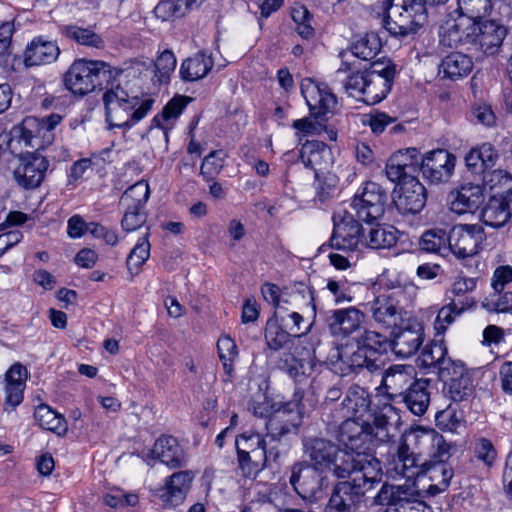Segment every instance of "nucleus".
<instances>
[{
	"instance_id": "f257e3e1",
	"label": "nucleus",
	"mask_w": 512,
	"mask_h": 512,
	"mask_svg": "<svg viewBox=\"0 0 512 512\" xmlns=\"http://www.w3.org/2000/svg\"><path fill=\"white\" fill-rule=\"evenodd\" d=\"M59 114L38 119L28 117L23 121L22 139L25 144L35 148V152H27L18 157V165L14 170V179L25 189H34L43 182L49 167V161L39 153L40 149L51 145L54 141L53 130L61 122Z\"/></svg>"
},
{
	"instance_id": "f03ea898",
	"label": "nucleus",
	"mask_w": 512,
	"mask_h": 512,
	"mask_svg": "<svg viewBox=\"0 0 512 512\" xmlns=\"http://www.w3.org/2000/svg\"><path fill=\"white\" fill-rule=\"evenodd\" d=\"M381 462L374 456L353 467L332 490L325 512H356L366 493L382 480Z\"/></svg>"
},
{
	"instance_id": "7ed1b4c3",
	"label": "nucleus",
	"mask_w": 512,
	"mask_h": 512,
	"mask_svg": "<svg viewBox=\"0 0 512 512\" xmlns=\"http://www.w3.org/2000/svg\"><path fill=\"white\" fill-rule=\"evenodd\" d=\"M448 0H383L376 6L382 15L384 28L390 35L404 39L415 34L427 21V6L446 3Z\"/></svg>"
},
{
	"instance_id": "20e7f679",
	"label": "nucleus",
	"mask_w": 512,
	"mask_h": 512,
	"mask_svg": "<svg viewBox=\"0 0 512 512\" xmlns=\"http://www.w3.org/2000/svg\"><path fill=\"white\" fill-rule=\"evenodd\" d=\"M304 452L311 466L319 470L329 469L337 478H346L353 467L374 457L370 453H348L324 438H308L304 441Z\"/></svg>"
},
{
	"instance_id": "39448f33",
	"label": "nucleus",
	"mask_w": 512,
	"mask_h": 512,
	"mask_svg": "<svg viewBox=\"0 0 512 512\" xmlns=\"http://www.w3.org/2000/svg\"><path fill=\"white\" fill-rule=\"evenodd\" d=\"M122 73L121 69L101 60L76 59L63 77L65 87L73 94L84 96L97 87L107 86Z\"/></svg>"
},
{
	"instance_id": "423d86ee",
	"label": "nucleus",
	"mask_w": 512,
	"mask_h": 512,
	"mask_svg": "<svg viewBox=\"0 0 512 512\" xmlns=\"http://www.w3.org/2000/svg\"><path fill=\"white\" fill-rule=\"evenodd\" d=\"M419 444L422 454L428 455V465L421 476H427L431 481L427 492L434 496L448 488L453 476L452 468L447 463L451 457V445L440 433L434 438L424 437Z\"/></svg>"
},
{
	"instance_id": "0eeeda50",
	"label": "nucleus",
	"mask_w": 512,
	"mask_h": 512,
	"mask_svg": "<svg viewBox=\"0 0 512 512\" xmlns=\"http://www.w3.org/2000/svg\"><path fill=\"white\" fill-rule=\"evenodd\" d=\"M374 504L386 506L385 512H433L423 500L415 482L385 483L374 497Z\"/></svg>"
},
{
	"instance_id": "6e6552de",
	"label": "nucleus",
	"mask_w": 512,
	"mask_h": 512,
	"mask_svg": "<svg viewBox=\"0 0 512 512\" xmlns=\"http://www.w3.org/2000/svg\"><path fill=\"white\" fill-rule=\"evenodd\" d=\"M439 433L433 429L420 430L413 434V446L406 441L399 444L396 456L393 460V469L399 476L405 477V482H413L412 479L419 477L427 463L428 455L422 454L420 440L424 437L434 438Z\"/></svg>"
},
{
	"instance_id": "1a4fd4ad",
	"label": "nucleus",
	"mask_w": 512,
	"mask_h": 512,
	"mask_svg": "<svg viewBox=\"0 0 512 512\" xmlns=\"http://www.w3.org/2000/svg\"><path fill=\"white\" fill-rule=\"evenodd\" d=\"M238 465L246 477L255 476L266 467V440L258 432L246 431L235 439Z\"/></svg>"
},
{
	"instance_id": "9d476101",
	"label": "nucleus",
	"mask_w": 512,
	"mask_h": 512,
	"mask_svg": "<svg viewBox=\"0 0 512 512\" xmlns=\"http://www.w3.org/2000/svg\"><path fill=\"white\" fill-rule=\"evenodd\" d=\"M304 392L298 388L293 400L276 410L266 422L267 437L279 440L282 436L295 432L301 425L305 413Z\"/></svg>"
},
{
	"instance_id": "9b49d317",
	"label": "nucleus",
	"mask_w": 512,
	"mask_h": 512,
	"mask_svg": "<svg viewBox=\"0 0 512 512\" xmlns=\"http://www.w3.org/2000/svg\"><path fill=\"white\" fill-rule=\"evenodd\" d=\"M304 392L298 388L293 400L276 410L266 422L267 437L279 440L282 436L295 432L301 425L305 413Z\"/></svg>"
},
{
	"instance_id": "f8f14e48",
	"label": "nucleus",
	"mask_w": 512,
	"mask_h": 512,
	"mask_svg": "<svg viewBox=\"0 0 512 512\" xmlns=\"http://www.w3.org/2000/svg\"><path fill=\"white\" fill-rule=\"evenodd\" d=\"M477 20L461 12L449 14L440 25V43L447 47L471 46L474 48Z\"/></svg>"
},
{
	"instance_id": "ddd939ff",
	"label": "nucleus",
	"mask_w": 512,
	"mask_h": 512,
	"mask_svg": "<svg viewBox=\"0 0 512 512\" xmlns=\"http://www.w3.org/2000/svg\"><path fill=\"white\" fill-rule=\"evenodd\" d=\"M387 199L386 191L378 183L367 182L354 196L352 207L359 220L373 223L384 214Z\"/></svg>"
},
{
	"instance_id": "4468645a",
	"label": "nucleus",
	"mask_w": 512,
	"mask_h": 512,
	"mask_svg": "<svg viewBox=\"0 0 512 512\" xmlns=\"http://www.w3.org/2000/svg\"><path fill=\"white\" fill-rule=\"evenodd\" d=\"M334 367L340 371L341 375L346 376L363 368L369 371L377 370L380 363H377V359L371 358L352 337L337 347Z\"/></svg>"
},
{
	"instance_id": "2eb2a0df",
	"label": "nucleus",
	"mask_w": 512,
	"mask_h": 512,
	"mask_svg": "<svg viewBox=\"0 0 512 512\" xmlns=\"http://www.w3.org/2000/svg\"><path fill=\"white\" fill-rule=\"evenodd\" d=\"M485 240V232L479 224H459L449 231V250L457 258L476 255Z\"/></svg>"
},
{
	"instance_id": "dca6fc26",
	"label": "nucleus",
	"mask_w": 512,
	"mask_h": 512,
	"mask_svg": "<svg viewBox=\"0 0 512 512\" xmlns=\"http://www.w3.org/2000/svg\"><path fill=\"white\" fill-rule=\"evenodd\" d=\"M334 229L330 238L331 247L353 252L359 248L362 241V227L359 219L356 220L351 213L334 215Z\"/></svg>"
},
{
	"instance_id": "f3484780",
	"label": "nucleus",
	"mask_w": 512,
	"mask_h": 512,
	"mask_svg": "<svg viewBox=\"0 0 512 512\" xmlns=\"http://www.w3.org/2000/svg\"><path fill=\"white\" fill-rule=\"evenodd\" d=\"M395 73V67L391 64L373 63L368 71L361 101L368 105L382 101L391 89Z\"/></svg>"
},
{
	"instance_id": "a211bd4d",
	"label": "nucleus",
	"mask_w": 512,
	"mask_h": 512,
	"mask_svg": "<svg viewBox=\"0 0 512 512\" xmlns=\"http://www.w3.org/2000/svg\"><path fill=\"white\" fill-rule=\"evenodd\" d=\"M289 481L301 498L312 501L322 492L324 477L316 467L298 462L292 467Z\"/></svg>"
},
{
	"instance_id": "6ab92c4d",
	"label": "nucleus",
	"mask_w": 512,
	"mask_h": 512,
	"mask_svg": "<svg viewBox=\"0 0 512 512\" xmlns=\"http://www.w3.org/2000/svg\"><path fill=\"white\" fill-rule=\"evenodd\" d=\"M153 103V99L146 98L110 107L105 109L106 121L110 128H129L147 115Z\"/></svg>"
},
{
	"instance_id": "aec40b11",
	"label": "nucleus",
	"mask_w": 512,
	"mask_h": 512,
	"mask_svg": "<svg viewBox=\"0 0 512 512\" xmlns=\"http://www.w3.org/2000/svg\"><path fill=\"white\" fill-rule=\"evenodd\" d=\"M422 159L416 148L400 150L389 158L385 168L386 176L392 182L417 178Z\"/></svg>"
},
{
	"instance_id": "412c9836",
	"label": "nucleus",
	"mask_w": 512,
	"mask_h": 512,
	"mask_svg": "<svg viewBox=\"0 0 512 512\" xmlns=\"http://www.w3.org/2000/svg\"><path fill=\"white\" fill-rule=\"evenodd\" d=\"M301 93L305 98L310 113L315 118L324 116L331 112L336 104V96L331 89L324 83H318L310 78H306L301 83Z\"/></svg>"
},
{
	"instance_id": "4be33fe9",
	"label": "nucleus",
	"mask_w": 512,
	"mask_h": 512,
	"mask_svg": "<svg viewBox=\"0 0 512 512\" xmlns=\"http://www.w3.org/2000/svg\"><path fill=\"white\" fill-rule=\"evenodd\" d=\"M401 290L392 291L376 297L369 305L374 320L386 328H397L403 322L406 312L400 305L398 297Z\"/></svg>"
},
{
	"instance_id": "5701e85b",
	"label": "nucleus",
	"mask_w": 512,
	"mask_h": 512,
	"mask_svg": "<svg viewBox=\"0 0 512 512\" xmlns=\"http://www.w3.org/2000/svg\"><path fill=\"white\" fill-rule=\"evenodd\" d=\"M507 27L497 20H477L474 49L485 55L497 54L507 36Z\"/></svg>"
},
{
	"instance_id": "b1692460",
	"label": "nucleus",
	"mask_w": 512,
	"mask_h": 512,
	"mask_svg": "<svg viewBox=\"0 0 512 512\" xmlns=\"http://www.w3.org/2000/svg\"><path fill=\"white\" fill-rule=\"evenodd\" d=\"M399 185V194L394 200L397 210L401 214H417L426 204V190L417 178L396 181Z\"/></svg>"
},
{
	"instance_id": "393cba45",
	"label": "nucleus",
	"mask_w": 512,
	"mask_h": 512,
	"mask_svg": "<svg viewBox=\"0 0 512 512\" xmlns=\"http://www.w3.org/2000/svg\"><path fill=\"white\" fill-rule=\"evenodd\" d=\"M455 167V156L447 150L438 149L421 160V172L432 183L446 182Z\"/></svg>"
},
{
	"instance_id": "a878e982",
	"label": "nucleus",
	"mask_w": 512,
	"mask_h": 512,
	"mask_svg": "<svg viewBox=\"0 0 512 512\" xmlns=\"http://www.w3.org/2000/svg\"><path fill=\"white\" fill-rule=\"evenodd\" d=\"M393 338L390 341V348L401 358H408L414 355L423 343V328L419 323L408 324L401 328L400 325L395 328Z\"/></svg>"
},
{
	"instance_id": "bb28decb",
	"label": "nucleus",
	"mask_w": 512,
	"mask_h": 512,
	"mask_svg": "<svg viewBox=\"0 0 512 512\" xmlns=\"http://www.w3.org/2000/svg\"><path fill=\"white\" fill-rule=\"evenodd\" d=\"M364 314L355 307L331 311L326 323L333 335L351 336L361 333Z\"/></svg>"
},
{
	"instance_id": "cd10ccee",
	"label": "nucleus",
	"mask_w": 512,
	"mask_h": 512,
	"mask_svg": "<svg viewBox=\"0 0 512 512\" xmlns=\"http://www.w3.org/2000/svg\"><path fill=\"white\" fill-rule=\"evenodd\" d=\"M440 380L445 383L447 394L455 402L467 399L473 394L472 379L461 361L449 371L444 370Z\"/></svg>"
},
{
	"instance_id": "c85d7f7f",
	"label": "nucleus",
	"mask_w": 512,
	"mask_h": 512,
	"mask_svg": "<svg viewBox=\"0 0 512 512\" xmlns=\"http://www.w3.org/2000/svg\"><path fill=\"white\" fill-rule=\"evenodd\" d=\"M367 422L364 419L346 418L339 427L338 440L349 453H363L360 451L369 441Z\"/></svg>"
},
{
	"instance_id": "c756f323",
	"label": "nucleus",
	"mask_w": 512,
	"mask_h": 512,
	"mask_svg": "<svg viewBox=\"0 0 512 512\" xmlns=\"http://www.w3.org/2000/svg\"><path fill=\"white\" fill-rule=\"evenodd\" d=\"M416 380L413 366L393 365L386 370L383 385L391 399H400Z\"/></svg>"
},
{
	"instance_id": "7c9ffc66",
	"label": "nucleus",
	"mask_w": 512,
	"mask_h": 512,
	"mask_svg": "<svg viewBox=\"0 0 512 512\" xmlns=\"http://www.w3.org/2000/svg\"><path fill=\"white\" fill-rule=\"evenodd\" d=\"M300 158L306 167L314 170L317 180L333 163L331 149L320 141H307L303 144Z\"/></svg>"
},
{
	"instance_id": "2f4dec72",
	"label": "nucleus",
	"mask_w": 512,
	"mask_h": 512,
	"mask_svg": "<svg viewBox=\"0 0 512 512\" xmlns=\"http://www.w3.org/2000/svg\"><path fill=\"white\" fill-rule=\"evenodd\" d=\"M512 214V190L505 194L493 196L482 209L481 218L485 225L500 228L510 219Z\"/></svg>"
},
{
	"instance_id": "473e14b6",
	"label": "nucleus",
	"mask_w": 512,
	"mask_h": 512,
	"mask_svg": "<svg viewBox=\"0 0 512 512\" xmlns=\"http://www.w3.org/2000/svg\"><path fill=\"white\" fill-rule=\"evenodd\" d=\"M194 473L189 470L173 473L166 479L165 487L160 494L166 505L177 506L181 504L191 488Z\"/></svg>"
},
{
	"instance_id": "72a5a7b5",
	"label": "nucleus",
	"mask_w": 512,
	"mask_h": 512,
	"mask_svg": "<svg viewBox=\"0 0 512 512\" xmlns=\"http://www.w3.org/2000/svg\"><path fill=\"white\" fill-rule=\"evenodd\" d=\"M160 460L170 468H179L185 464L183 448L173 436H161L150 450L147 457Z\"/></svg>"
},
{
	"instance_id": "f704fd0d",
	"label": "nucleus",
	"mask_w": 512,
	"mask_h": 512,
	"mask_svg": "<svg viewBox=\"0 0 512 512\" xmlns=\"http://www.w3.org/2000/svg\"><path fill=\"white\" fill-rule=\"evenodd\" d=\"M450 209L457 214L474 213L484 202L483 189L478 184H466L452 192Z\"/></svg>"
},
{
	"instance_id": "c9c22d12",
	"label": "nucleus",
	"mask_w": 512,
	"mask_h": 512,
	"mask_svg": "<svg viewBox=\"0 0 512 512\" xmlns=\"http://www.w3.org/2000/svg\"><path fill=\"white\" fill-rule=\"evenodd\" d=\"M418 362L421 367L432 369L441 378L444 370L449 371L460 361L447 357V348L443 342H433L423 348Z\"/></svg>"
},
{
	"instance_id": "e433bc0d",
	"label": "nucleus",
	"mask_w": 512,
	"mask_h": 512,
	"mask_svg": "<svg viewBox=\"0 0 512 512\" xmlns=\"http://www.w3.org/2000/svg\"><path fill=\"white\" fill-rule=\"evenodd\" d=\"M371 407V395L363 387L351 385L342 401L343 416L346 418L363 419Z\"/></svg>"
},
{
	"instance_id": "4c0bfd02",
	"label": "nucleus",
	"mask_w": 512,
	"mask_h": 512,
	"mask_svg": "<svg viewBox=\"0 0 512 512\" xmlns=\"http://www.w3.org/2000/svg\"><path fill=\"white\" fill-rule=\"evenodd\" d=\"M286 321V316L280 315V310L274 311L273 316L268 319L265 327V343L272 351H279L290 347L293 343V334L284 330L282 324Z\"/></svg>"
},
{
	"instance_id": "58836bf2",
	"label": "nucleus",
	"mask_w": 512,
	"mask_h": 512,
	"mask_svg": "<svg viewBox=\"0 0 512 512\" xmlns=\"http://www.w3.org/2000/svg\"><path fill=\"white\" fill-rule=\"evenodd\" d=\"M59 53L60 49L55 42L39 37L27 46L24 61L26 66L49 64L57 59Z\"/></svg>"
},
{
	"instance_id": "ea45409f",
	"label": "nucleus",
	"mask_w": 512,
	"mask_h": 512,
	"mask_svg": "<svg viewBox=\"0 0 512 512\" xmlns=\"http://www.w3.org/2000/svg\"><path fill=\"white\" fill-rule=\"evenodd\" d=\"M213 66L214 60L212 55L200 51L182 62L179 73L184 81H198L206 77Z\"/></svg>"
},
{
	"instance_id": "a19ab883",
	"label": "nucleus",
	"mask_w": 512,
	"mask_h": 512,
	"mask_svg": "<svg viewBox=\"0 0 512 512\" xmlns=\"http://www.w3.org/2000/svg\"><path fill=\"white\" fill-rule=\"evenodd\" d=\"M393 414L392 406L384 407L379 413H376L372 424L367 422V431L369 441L374 444H380L390 441L395 435L396 427L391 421Z\"/></svg>"
},
{
	"instance_id": "79ce46f5",
	"label": "nucleus",
	"mask_w": 512,
	"mask_h": 512,
	"mask_svg": "<svg viewBox=\"0 0 512 512\" xmlns=\"http://www.w3.org/2000/svg\"><path fill=\"white\" fill-rule=\"evenodd\" d=\"M428 386L427 379H418L400 398L414 415L422 416L428 409L430 403Z\"/></svg>"
},
{
	"instance_id": "37998d69",
	"label": "nucleus",
	"mask_w": 512,
	"mask_h": 512,
	"mask_svg": "<svg viewBox=\"0 0 512 512\" xmlns=\"http://www.w3.org/2000/svg\"><path fill=\"white\" fill-rule=\"evenodd\" d=\"M189 100L190 98L186 96H175L164 106L162 113L154 117L153 127L163 131L166 141L168 140V132L174 127L176 120Z\"/></svg>"
},
{
	"instance_id": "c03bdc74",
	"label": "nucleus",
	"mask_w": 512,
	"mask_h": 512,
	"mask_svg": "<svg viewBox=\"0 0 512 512\" xmlns=\"http://www.w3.org/2000/svg\"><path fill=\"white\" fill-rule=\"evenodd\" d=\"M350 70V65L343 63L335 72L336 80L342 84L343 89L349 96L361 100L369 70L355 72H350Z\"/></svg>"
},
{
	"instance_id": "a18cd8bd",
	"label": "nucleus",
	"mask_w": 512,
	"mask_h": 512,
	"mask_svg": "<svg viewBox=\"0 0 512 512\" xmlns=\"http://www.w3.org/2000/svg\"><path fill=\"white\" fill-rule=\"evenodd\" d=\"M319 361L316 359L314 351L309 353L307 358L297 359L293 356L287 357L281 366V369L297 383L307 380L315 371Z\"/></svg>"
},
{
	"instance_id": "49530a36",
	"label": "nucleus",
	"mask_w": 512,
	"mask_h": 512,
	"mask_svg": "<svg viewBox=\"0 0 512 512\" xmlns=\"http://www.w3.org/2000/svg\"><path fill=\"white\" fill-rule=\"evenodd\" d=\"M473 68L471 58L461 52L448 54L440 64V73L445 78L456 80L467 76Z\"/></svg>"
},
{
	"instance_id": "de8ad7c7",
	"label": "nucleus",
	"mask_w": 512,
	"mask_h": 512,
	"mask_svg": "<svg viewBox=\"0 0 512 512\" xmlns=\"http://www.w3.org/2000/svg\"><path fill=\"white\" fill-rule=\"evenodd\" d=\"M34 417L41 428L49 430L58 436L65 435L68 430L64 416L46 404H40L35 408Z\"/></svg>"
},
{
	"instance_id": "09e8293b",
	"label": "nucleus",
	"mask_w": 512,
	"mask_h": 512,
	"mask_svg": "<svg viewBox=\"0 0 512 512\" xmlns=\"http://www.w3.org/2000/svg\"><path fill=\"white\" fill-rule=\"evenodd\" d=\"M475 304V301L470 297H464L456 302L454 299L445 306H443L436 317L435 329L438 332L444 333L449 325H451L455 318L463 311L469 309Z\"/></svg>"
},
{
	"instance_id": "8fccbe9b",
	"label": "nucleus",
	"mask_w": 512,
	"mask_h": 512,
	"mask_svg": "<svg viewBox=\"0 0 512 512\" xmlns=\"http://www.w3.org/2000/svg\"><path fill=\"white\" fill-rule=\"evenodd\" d=\"M354 338L371 358L377 359V363H379V357L386 353L391 346L390 340L386 336L375 331L364 330Z\"/></svg>"
},
{
	"instance_id": "3c124183",
	"label": "nucleus",
	"mask_w": 512,
	"mask_h": 512,
	"mask_svg": "<svg viewBox=\"0 0 512 512\" xmlns=\"http://www.w3.org/2000/svg\"><path fill=\"white\" fill-rule=\"evenodd\" d=\"M397 240L398 238L394 227L376 225L369 229L362 245L371 249H386L394 246Z\"/></svg>"
},
{
	"instance_id": "603ef678",
	"label": "nucleus",
	"mask_w": 512,
	"mask_h": 512,
	"mask_svg": "<svg viewBox=\"0 0 512 512\" xmlns=\"http://www.w3.org/2000/svg\"><path fill=\"white\" fill-rule=\"evenodd\" d=\"M63 35L79 45L102 49L105 45L103 38L91 28H83L77 25H68L62 29Z\"/></svg>"
},
{
	"instance_id": "864d4df0",
	"label": "nucleus",
	"mask_w": 512,
	"mask_h": 512,
	"mask_svg": "<svg viewBox=\"0 0 512 512\" xmlns=\"http://www.w3.org/2000/svg\"><path fill=\"white\" fill-rule=\"evenodd\" d=\"M150 234V227H145V232L128 254L126 265L130 273L137 274L141 266L148 260L151 249Z\"/></svg>"
},
{
	"instance_id": "5fc2aeb1",
	"label": "nucleus",
	"mask_w": 512,
	"mask_h": 512,
	"mask_svg": "<svg viewBox=\"0 0 512 512\" xmlns=\"http://www.w3.org/2000/svg\"><path fill=\"white\" fill-rule=\"evenodd\" d=\"M420 246L426 252L441 254L449 249V233L440 228L427 230L421 236Z\"/></svg>"
},
{
	"instance_id": "6e6d98bb",
	"label": "nucleus",
	"mask_w": 512,
	"mask_h": 512,
	"mask_svg": "<svg viewBox=\"0 0 512 512\" xmlns=\"http://www.w3.org/2000/svg\"><path fill=\"white\" fill-rule=\"evenodd\" d=\"M381 50V41L377 34L367 33L360 37L352 46V53L362 59L371 60Z\"/></svg>"
},
{
	"instance_id": "4d7b16f0",
	"label": "nucleus",
	"mask_w": 512,
	"mask_h": 512,
	"mask_svg": "<svg viewBox=\"0 0 512 512\" xmlns=\"http://www.w3.org/2000/svg\"><path fill=\"white\" fill-rule=\"evenodd\" d=\"M149 185L141 180L130 186L121 196V204L125 207L144 209L149 198Z\"/></svg>"
},
{
	"instance_id": "13d9d810",
	"label": "nucleus",
	"mask_w": 512,
	"mask_h": 512,
	"mask_svg": "<svg viewBox=\"0 0 512 512\" xmlns=\"http://www.w3.org/2000/svg\"><path fill=\"white\" fill-rule=\"evenodd\" d=\"M482 306L490 312L512 314V291L493 290L484 298Z\"/></svg>"
},
{
	"instance_id": "bf43d9fd",
	"label": "nucleus",
	"mask_w": 512,
	"mask_h": 512,
	"mask_svg": "<svg viewBox=\"0 0 512 512\" xmlns=\"http://www.w3.org/2000/svg\"><path fill=\"white\" fill-rule=\"evenodd\" d=\"M457 4V12L482 19L491 12L494 0H457Z\"/></svg>"
},
{
	"instance_id": "052dcab7",
	"label": "nucleus",
	"mask_w": 512,
	"mask_h": 512,
	"mask_svg": "<svg viewBox=\"0 0 512 512\" xmlns=\"http://www.w3.org/2000/svg\"><path fill=\"white\" fill-rule=\"evenodd\" d=\"M176 57L170 50H164L153 63L155 76L160 83H168L176 68Z\"/></svg>"
},
{
	"instance_id": "680f3d73",
	"label": "nucleus",
	"mask_w": 512,
	"mask_h": 512,
	"mask_svg": "<svg viewBox=\"0 0 512 512\" xmlns=\"http://www.w3.org/2000/svg\"><path fill=\"white\" fill-rule=\"evenodd\" d=\"M121 226L126 232H133L142 228L143 232H145V227H150L147 225V214L144 209L135 208V206L125 207Z\"/></svg>"
},
{
	"instance_id": "e2e57ef3",
	"label": "nucleus",
	"mask_w": 512,
	"mask_h": 512,
	"mask_svg": "<svg viewBox=\"0 0 512 512\" xmlns=\"http://www.w3.org/2000/svg\"><path fill=\"white\" fill-rule=\"evenodd\" d=\"M291 17L296 24L298 34L304 39H310L314 36L315 31L311 24L312 15L304 6L294 7Z\"/></svg>"
},
{
	"instance_id": "0e129e2a",
	"label": "nucleus",
	"mask_w": 512,
	"mask_h": 512,
	"mask_svg": "<svg viewBox=\"0 0 512 512\" xmlns=\"http://www.w3.org/2000/svg\"><path fill=\"white\" fill-rule=\"evenodd\" d=\"M113 82L109 83L111 87L103 94L105 109L140 99L138 96H130L119 84L114 86Z\"/></svg>"
},
{
	"instance_id": "69168bd1",
	"label": "nucleus",
	"mask_w": 512,
	"mask_h": 512,
	"mask_svg": "<svg viewBox=\"0 0 512 512\" xmlns=\"http://www.w3.org/2000/svg\"><path fill=\"white\" fill-rule=\"evenodd\" d=\"M226 154L222 150L212 151L206 156L201 165V174L207 177L217 175L224 166Z\"/></svg>"
},
{
	"instance_id": "338daca9",
	"label": "nucleus",
	"mask_w": 512,
	"mask_h": 512,
	"mask_svg": "<svg viewBox=\"0 0 512 512\" xmlns=\"http://www.w3.org/2000/svg\"><path fill=\"white\" fill-rule=\"evenodd\" d=\"M154 14L162 21H168L176 17L182 16L181 5L177 4L175 0L160 1L154 8Z\"/></svg>"
},
{
	"instance_id": "774afa93",
	"label": "nucleus",
	"mask_w": 512,
	"mask_h": 512,
	"mask_svg": "<svg viewBox=\"0 0 512 512\" xmlns=\"http://www.w3.org/2000/svg\"><path fill=\"white\" fill-rule=\"evenodd\" d=\"M484 186L493 189L502 186L511 180V175L503 169L488 168L480 175Z\"/></svg>"
}]
</instances>
